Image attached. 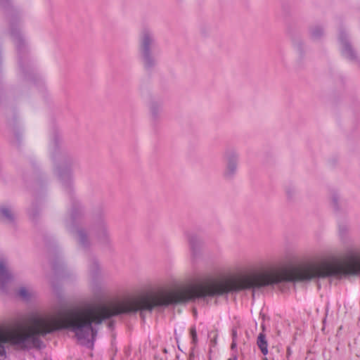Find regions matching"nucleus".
Returning <instances> with one entry per match:
<instances>
[{
  "instance_id": "nucleus-2",
  "label": "nucleus",
  "mask_w": 360,
  "mask_h": 360,
  "mask_svg": "<svg viewBox=\"0 0 360 360\" xmlns=\"http://www.w3.org/2000/svg\"><path fill=\"white\" fill-rule=\"evenodd\" d=\"M190 335L192 338V342L193 344H195L198 341L197 338V332L195 327H191L190 328Z\"/></svg>"
},
{
  "instance_id": "nucleus-8",
  "label": "nucleus",
  "mask_w": 360,
  "mask_h": 360,
  "mask_svg": "<svg viewBox=\"0 0 360 360\" xmlns=\"http://www.w3.org/2000/svg\"><path fill=\"white\" fill-rule=\"evenodd\" d=\"M288 354H290V349H288Z\"/></svg>"
},
{
  "instance_id": "nucleus-5",
  "label": "nucleus",
  "mask_w": 360,
  "mask_h": 360,
  "mask_svg": "<svg viewBox=\"0 0 360 360\" xmlns=\"http://www.w3.org/2000/svg\"><path fill=\"white\" fill-rule=\"evenodd\" d=\"M148 38H146L144 40H143V48L144 49L145 51H147V48H148Z\"/></svg>"
},
{
  "instance_id": "nucleus-6",
  "label": "nucleus",
  "mask_w": 360,
  "mask_h": 360,
  "mask_svg": "<svg viewBox=\"0 0 360 360\" xmlns=\"http://www.w3.org/2000/svg\"><path fill=\"white\" fill-rule=\"evenodd\" d=\"M20 295L22 297H25L27 295L26 290L25 289H21L19 292Z\"/></svg>"
},
{
  "instance_id": "nucleus-3",
  "label": "nucleus",
  "mask_w": 360,
  "mask_h": 360,
  "mask_svg": "<svg viewBox=\"0 0 360 360\" xmlns=\"http://www.w3.org/2000/svg\"><path fill=\"white\" fill-rule=\"evenodd\" d=\"M4 275H8L6 269L4 262H0V279H4Z\"/></svg>"
},
{
  "instance_id": "nucleus-1",
  "label": "nucleus",
  "mask_w": 360,
  "mask_h": 360,
  "mask_svg": "<svg viewBox=\"0 0 360 360\" xmlns=\"http://www.w3.org/2000/svg\"><path fill=\"white\" fill-rule=\"evenodd\" d=\"M257 345L264 355L268 354V343L264 334L259 333L257 337Z\"/></svg>"
},
{
  "instance_id": "nucleus-7",
  "label": "nucleus",
  "mask_w": 360,
  "mask_h": 360,
  "mask_svg": "<svg viewBox=\"0 0 360 360\" xmlns=\"http://www.w3.org/2000/svg\"><path fill=\"white\" fill-rule=\"evenodd\" d=\"M236 344L234 342L232 343L231 347L233 348L235 347Z\"/></svg>"
},
{
  "instance_id": "nucleus-4",
  "label": "nucleus",
  "mask_w": 360,
  "mask_h": 360,
  "mask_svg": "<svg viewBox=\"0 0 360 360\" xmlns=\"http://www.w3.org/2000/svg\"><path fill=\"white\" fill-rule=\"evenodd\" d=\"M1 214L4 217L10 218L11 217V212L6 208H2L1 210Z\"/></svg>"
}]
</instances>
